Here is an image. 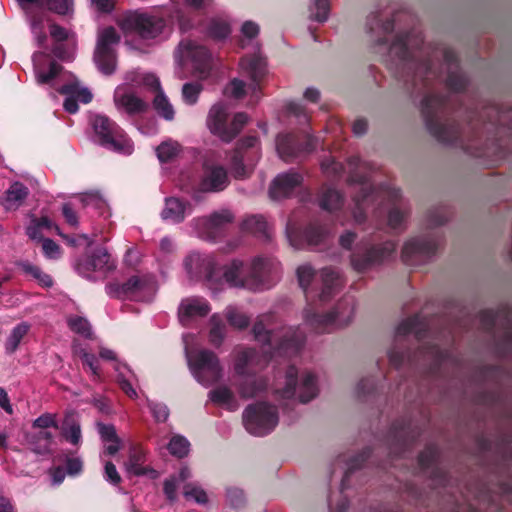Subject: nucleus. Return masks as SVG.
<instances>
[{
  "instance_id": "nucleus-46",
  "label": "nucleus",
  "mask_w": 512,
  "mask_h": 512,
  "mask_svg": "<svg viewBox=\"0 0 512 512\" xmlns=\"http://www.w3.org/2000/svg\"><path fill=\"white\" fill-rule=\"evenodd\" d=\"M224 314L228 323L236 329H246L250 324V317L236 306L226 307Z\"/></svg>"
},
{
  "instance_id": "nucleus-63",
  "label": "nucleus",
  "mask_w": 512,
  "mask_h": 512,
  "mask_svg": "<svg viewBox=\"0 0 512 512\" xmlns=\"http://www.w3.org/2000/svg\"><path fill=\"white\" fill-rule=\"evenodd\" d=\"M287 113L289 116L295 117L300 124L309 122V115L305 107L296 102H291L287 105Z\"/></svg>"
},
{
  "instance_id": "nucleus-5",
  "label": "nucleus",
  "mask_w": 512,
  "mask_h": 512,
  "mask_svg": "<svg viewBox=\"0 0 512 512\" xmlns=\"http://www.w3.org/2000/svg\"><path fill=\"white\" fill-rule=\"evenodd\" d=\"M268 361L256 349L237 346L232 352L233 385L241 399L254 398L268 387V381L263 376L256 375L254 370L262 367Z\"/></svg>"
},
{
  "instance_id": "nucleus-14",
  "label": "nucleus",
  "mask_w": 512,
  "mask_h": 512,
  "mask_svg": "<svg viewBox=\"0 0 512 512\" xmlns=\"http://www.w3.org/2000/svg\"><path fill=\"white\" fill-rule=\"evenodd\" d=\"M183 266L191 281L204 282L214 292L223 290V281L213 255L191 252L185 257Z\"/></svg>"
},
{
  "instance_id": "nucleus-25",
  "label": "nucleus",
  "mask_w": 512,
  "mask_h": 512,
  "mask_svg": "<svg viewBox=\"0 0 512 512\" xmlns=\"http://www.w3.org/2000/svg\"><path fill=\"white\" fill-rule=\"evenodd\" d=\"M120 41L116 28L109 26L98 35V69L105 75L116 69L115 46Z\"/></svg>"
},
{
  "instance_id": "nucleus-16",
  "label": "nucleus",
  "mask_w": 512,
  "mask_h": 512,
  "mask_svg": "<svg viewBox=\"0 0 512 512\" xmlns=\"http://www.w3.org/2000/svg\"><path fill=\"white\" fill-rule=\"evenodd\" d=\"M242 420L248 433L254 436H265L278 425L279 413L276 406L266 401H258L244 409Z\"/></svg>"
},
{
  "instance_id": "nucleus-56",
  "label": "nucleus",
  "mask_w": 512,
  "mask_h": 512,
  "mask_svg": "<svg viewBox=\"0 0 512 512\" xmlns=\"http://www.w3.org/2000/svg\"><path fill=\"white\" fill-rule=\"evenodd\" d=\"M203 89L201 83L189 82L182 87V99L187 105H194Z\"/></svg>"
},
{
  "instance_id": "nucleus-34",
  "label": "nucleus",
  "mask_w": 512,
  "mask_h": 512,
  "mask_svg": "<svg viewBox=\"0 0 512 512\" xmlns=\"http://www.w3.org/2000/svg\"><path fill=\"white\" fill-rule=\"evenodd\" d=\"M98 436L103 456L115 457L124 448V439L113 424L98 422Z\"/></svg>"
},
{
  "instance_id": "nucleus-9",
  "label": "nucleus",
  "mask_w": 512,
  "mask_h": 512,
  "mask_svg": "<svg viewBox=\"0 0 512 512\" xmlns=\"http://www.w3.org/2000/svg\"><path fill=\"white\" fill-rule=\"evenodd\" d=\"M297 277L300 287L307 298L317 292L320 301H328L343 287L341 274L331 268H324L318 274L310 264H303L297 268Z\"/></svg>"
},
{
  "instance_id": "nucleus-57",
  "label": "nucleus",
  "mask_w": 512,
  "mask_h": 512,
  "mask_svg": "<svg viewBox=\"0 0 512 512\" xmlns=\"http://www.w3.org/2000/svg\"><path fill=\"white\" fill-rule=\"evenodd\" d=\"M73 0H45V7L58 15L68 16L73 12Z\"/></svg>"
},
{
  "instance_id": "nucleus-48",
  "label": "nucleus",
  "mask_w": 512,
  "mask_h": 512,
  "mask_svg": "<svg viewBox=\"0 0 512 512\" xmlns=\"http://www.w3.org/2000/svg\"><path fill=\"white\" fill-rule=\"evenodd\" d=\"M62 430L63 436L70 443L77 445L80 442V426L73 415H68L65 417Z\"/></svg>"
},
{
  "instance_id": "nucleus-51",
  "label": "nucleus",
  "mask_w": 512,
  "mask_h": 512,
  "mask_svg": "<svg viewBox=\"0 0 512 512\" xmlns=\"http://www.w3.org/2000/svg\"><path fill=\"white\" fill-rule=\"evenodd\" d=\"M23 271L31 276L34 280L38 282L42 287H51L53 284V280L50 275L43 272L38 266H35L31 263H23L21 265Z\"/></svg>"
},
{
  "instance_id": "nucleus-27",
  "label": "nucleus",
  "mask_w": 512,
  "mask_h": 512,
  "mask_svg": "<svg viewBox=\"0 0 512 512\" xmlns=\"http://www.w3.org/2000/svg\"><path fill=\"white\" fill-rule=\"evenodd\" d=\"M279 262L272 258L255 257L249 262L250 291H261L271 286V280L279 271Z\"/></svg>"
},
{
  "instance_id": "nucleus-20",
  "label": "nucleus",
  "mask_w": 512,
  "mask_h": 512,
  "mask_svg": "<svg viewBox=\"0 0 512 512\" xmlns=\"http://www.w3.org/2000/svg\"><path fill=\"white\" fill-rule=\"evenodd\" d=\"M261 157L259 141L254 136L242 139L230 160V171L236 179H244L250 175Z\"/></svg>"
},
{
  "instance_id": "nucleus-7",
  "label": "nucleus",
  "mask_w": 512,
  "mask_h": 512,
  "mask_svg": "<svg viewBox=\"0 0 512 512\" xmlns=\"http://www.w3.org/2000/svg\"><path fill=\"white\" fill-rule=\"evenodd\" d=\"M239 71L243 77L250 80L247 85L243 80L233 79L224 89L227 97L241 99L249 96V105H255L260 100L261 83L268 74L267 62L260 52L245 55L239 62Z\"/></svg>"
},
{
  "instance_id": "nucleus-2",
  "label": "nucleus",
  "mask_w": 512,
  "mask_h": 512,
  "mask_svg": "<svg viewBox=\"0 0 512 512\" xmlns=\"http://www.w3.org/2000/svg\"><path fill=\"white\" fill-rule=\"evenodd\" d=\"M348 169L349 182L358 186L351 209L354 222L357 224L363 223L367 213L377 203V209H382V206L389 207L388 225L392 229L401 228L408 210L401 201L399 190L390 184H385L375 191L370 179L365 174L372 167L368 162L361 161L358 157L349 159Z\"/></svg>"
},
{
  "instance_id": "nucleus-42",
  "label": "nucleus",
  "mask_w": 512,
  "mask_h": 512,
  "mask_svg": "<svg viewBox=\"0 0 512 512\" xmlns=\"http://www.w3.org/2000/svg\"><path fill=\"white\" fill-rule=\"evenodd\" d=\"M242 230L260 238H271L270 225L262 215H252L244 219Z\"/></svg>"
},
{
  "instance_id": "nucleus-1",
  "label": "nucleus",
  "mask_w": 512,
  "mask_h": 512,
  "mask_svg": "<svg viewBox=\"0 0 512 512\" xmlns=\"http://www.w3.org/2000/svg\"><path fill=\"white\" fill-rule=\"evenodd\" d=\"M422 44L421 33L413 30L407 35L398 34L385 49H388L391 63L401 66L407 77L406 81L414 89L427 91L421 103V111L431 134L441 142L457 145L474 156H481L473 151L459 125L447 118L446 100L429 90L432 82L438 78H442L453 91L465 88L467 80L459 69L455 53L445 48L431 53ZM379 45H386L385 38H379Z\"/></svg>"
},
{
  "instance_id": "nucleus-30",
  "label": "nucleus",
  "mask_w": 512,
  "mask_h": 512,
  "mask_svg": "<svg viewBox=\"0 0 512 512\" xmlns=\"http://www.w3.org/2000/svg\"><path fill=\"white\" fill-rule=\"evenodd\" d=\"M248 272L249 263L233 259L222 268V271L219 270V276L222 278L223 287L227 284L229 287L250 290L254 282H249Z\"/></svg>"
},
{
  "instance_id": "nucleus-18",
  "label": "nucleus",
  "mask_w": 512,
  "mask_h": 512,
  "mask_svg": "<svg viewBox=\"0 0 512 512\" xmlns=\"http://www.w3.org/2000/svg\"><path fill=\"white\" fill-rule=\"evenodd\" d=\"M234 213L227 208L215 210L207 216L193 218L189 222V227L197 237L209 241L217 242L226 232L227 227L233 223Z\"/></svg>"
},
{
  "instance_id": "nucleus-55",
  "label": "nucleus",
  "mask_w": 512,
  "mask_h": 512,
  "mask_svg": "<svg viewBox=\"0 0 512 512\" xmlns=\"http://www.w3.org/2000/svg\"><path fill=\"white\" fill-rule=\"evenodd\" d=\"M368 457V452L364 451L360 455L356 456L355 458L351 459L350 461L345 463V471L344 476L341 482V490L343 491L348 487V479L350 475L358 468L361 467L362 463L365 461V459Z\"/></svg>"
},
{
  "instance_id": "nucleus-62",
  "label": "nucleus",
  "mask_w": 512,
  "mask_h": 512,
  "mask_svg": "<svg viewBox=\"0 0 512 512\" xmlns=\"http://www.w3.org/2000/svg\"><path fill=\"white\" fill-rule=\"evenodd\" d=\"M421 354L424 358L431 359L435 364L443 363L448 356L447 352L440 349L437 345L423 347Z\"/></svg>"
},
{
  "instance_id": "nucleus-31",
  "label": "nucleus",
  "mask_w": 512,
  "mask_h": 512,
  "mask_svg": "<svg viewBox=\"0 0 512 512\" xmlns=\"http://www.w3.org/2000/svg\"><path fill=\"white\" fill-rule=\"evenodd\" d=\"M327 235L328 231L326 228L317 224L308 226L303 233L299 232L291 223H288L286 227L287 239L290 245L296 249L303 248L305 244L317 245L321 243Z\"/></svg>"
},
{
  "instance_id": "nucleus-33",
  "label": "nucleus",
  "mask_w": 512,
  "mask_h": 512,
  "mask_svg": "<svg viewBox=\"0 0 512 512\" xmlns=\"http://www.w3.org/2000/svg\"><path fill=\"white\" fill-rule=\"evenodd\" d=\"M124 469L128 476H147L150 479H156L159 476L155 469L147 465V453L138 445L130 447Z\"/></svg>"
},
{
  "instance_id": "nucleus-4",
  "label": "nucleus",
  "mask_w": 512,
  "mask_h": 512,
  "mask_svg": "<svg viewBox=\"0 0 512 512\" xmlns=\"http://www.w3.org/2000/svg\"><path fill=\"white\" fill-rule=\"evenodd\" d=\"M44 54L37 53L33 56L36 79L39 84H51L57 91L66 96L64 109L69 113L78 111L77 102L87 104L92 101L93 94L79 80L63 72L62 67L56 62H50L49 67L45 68L41 59Z\"/></svg>"
},
{
  "instance_id": "nucleus-21",
  "label": "nucleus",
  "mask_w": 512,
  "mask_h": 512,
  "mask_svg": "<svg viewBox=\"0 0 512 512\" xmlns=\"http://www.w3.org/2000/svg\"><path fill=\"white\" fill-rule=\"evenodd\" d=\"M126 81L132 86L143 85L147 87V90L154 91L156 95L153 99V107L157 114L168 121L174 119L175 110L173 105L161 90L159 79L154 74L135 70L126 74Z\"/></svg>"
},
{
  "instance_id": "nucleus-11",
  "label": "nucleus",
  "mask_w": 512,
  "mask_h": 512,
  "mask_svg": "<svg viewBox=\"0 0 512 512\" xmlns=\"http://www.w3.org/2000/svg\"><path fill=\"white\" fill-rule=\"evenodd\" d=\"M190 338V334L183 336L186 359L192 376L204 387L218 383L224 376V368L219 357L208 349H190Z\"/></svg>"
},
{
  "instance_id": "nucleus-29",
  "label": "nucleus",
  "mask_w": 512,
  "mask_h": 512,
  "mask_svg": "<svg viewBox=\"0 0 512 512\" xmlns=\"http://www.w3.org/2000/svg\"><path fill=\"white\" fill-rule=\"evenodd\" d=\"M211 311L209 301L200 296H190L181 300L178 307V318L183 326H192Z\"/></svg>"
},
{
  "instance_id": "nucleus-3",
  "label": "nucleus",
  "mask_w": 512,
  "mask_h": 512,
  "mask_svg": "<svg viewBox=\"0 0 512 512\" xmlns=\"http://www.w3.org/2000/svg\"><path fill=\"white\" fill-rule=\"evenodd\" d=\"M274 312H267L257 316L252 332L254 339L264 349L278 356L292 357L297 355L304 346L305 335L300 326H281Z\"/></svg>"
},
{
  "instance_id": "nucleus-53",
  "label": "nucleus",
  "mask_w": 512,
  "mask_h": 512,
  "mask_svg": "<svg viewBox=\"0 0 512 512\" xmlns=\"http://www.w3.org/2000/svg\"><path fill=\"white\" fill-rule=\"evenodd\" d=\"M309 11L313 20L325 22L328 19L330 11L329 0H312Z\"/></svg>"
},
{
  "instance_id": "nucleus-61",
  "label": "nucleus",
  "mask_w": 512,
  "mask_h": 512,
  "mask_svg": "<svg viewBox=\"0 0 512 512\" xmlns=\"http://www.w3.org/2000/svg\"><path fill=\"white\" fill-rule=\"evenodd\" d=\"M226 501L234 509L242 507L245 503L244 491L238 487H228L226 489Z\"/></svg>"
},
{
  "instance_id": "nucleus-38",
  "label": "nucleus",
  "mask_w": 512,
  "mask_h": 512,
  "mask_svg": "<svg viewBox=\"0 0 512 512\" xmlns=\"http://www.w3.org/2000/svg\"><path fill=\"white\" fill-rule=\"evenodd\" d=\"M127 87L131 88H144L147 87L141 86H132L128 84L125 80L123 85L118 86L114 92V101L118 108H122L128 113H137L142 112L147 108V103L134 95L131 91H128Z\"/></svg>"
},
{
  "instance_id": "nucleus-28",
  "label": "nucleus",
  "mask_w": 512,
  "mask_h": 512,
  "mask_svg": "<svg viewBox=\"0 0 512 512\" xmlns=\"http://www.w3.org/2000/svg\"><path fill=\"white\" fill-rule=\"evenodd\" d=\"M228 183L229 178L225 167L212 159H207L203 164V175L198 188L193 191L192 197L197 198V191L220 192L227 187Z\"/></svg>"
},
{
  "instance_id": "nucleus-41",
  "label": "nucleus",
  "mask_w": 512,
  "mask_h": 512,
  "mask_svg": "<svg viewBox=\"0 0 512 512\" xmlns=\"http://www.w3.org/2000/svg\"><path fill=\"white\" fill-rule=\"evenodd\" d=\"M208 341L215 348H219L224 342L227 334V327L218 313L213 314L208 322Z\"/></svg>"
},
{
  "instance_id": "nucleus-23",
  "label": "nucleus",
  "mask_w": 512,
  "mask_h": 512,
  "mask_svg": "<svg viewBox=\"0 0 512 512\" xmlns=\"http://www.w3.org/2000/svg\"><path fill=\"white\" fill-rule=\"evenodd\" d=\"M396 250V244L387 241L378 246L365 247L354 252L351 256V265L359 273L366 272L389 259Z\"/></svg>"
},
{
  "instance_id": "nucleus-15",
  "label": "nucleus",
  "mask_w": 512,
  "mask_h": 512,
  "mask_svg": "<svg viewBox=\"0 0 512 512\" xmlns=\"http://www.w3.org/2000/svg\"><path fill=\"white\" fill-rule=\"evenodd\" d=\"M105 290L111 298L149 302L155 297L158 284L155 276L151 274L136 275L123 284L111 282L106 285Z\"/></svg>"
},
{
  "instance_id": "nucleus-12",
  "label": "nucleus",
  "mask_w": 512,
  "mask_h": 512,
  "mask_svg": "<svg viewBox=\"0 0 512 512\" xmlns=\"http://www.w3.org/2000/svg\"><path fill=\"white\" fill-rule=\"evenodd\" d=\"M274 394L279 400L295 402L298 399L302 403L309 402L318 393L316 376L311 372H304L298 382V371L294 366H289L285 375L279 378L274 386Z\"/></svg>"
},
{
  "instance_id": "nucleus-10",
  "label": "nucleus",
  "mask_w": 512,
  "mask_h": 512,
  "mask_svg": "<svg viewBox=\"0 0 512 512\" xmlns=\"http://www.w3.org/2000/svg\"><path fill=\"white\" fill-rule=\"evenodd\" d=\"M355 307L356 301L352 296L343 297L326 314H320L313 305L308 304L303 311L304 323L316 333L329 332L348 325L354 317Z\"/></svg>"
},
{
  "instance_id": "nucleus-37",
  "label": "nucleus",
  "mask_w": 512,
  "mask_h": 512,
  "mask_svg": "<svg viewBox=\"0 0 512 512\" xmlns=\"http://www.w3.org/2000/svg\"><path fill=\"white\" fill-rule=\"evenodd\" d=\"M233 381L231 384H219L208 393V399L216 406H219L227 411L234 412L239 409L240 395L233 390Z\"/></svg>"
},
{
  "instance_id": "nucleus-58",
  "label": "nucleus",
  "mask_w": 512,
  "mask_h": 512,
  "mask_svg": "<svg viewBox=\"0 0 512 512\" xmlns=\"http://www.w3.org/2000/svg\"><path fill=\"white\" fill-rule=\"evenodd\" d=\"M190 444L186 438L180 435L173 436L169 442L168 449L174 456L182 458L189 452Z\"/></svg>"
},
{
  "instance_id": "nucleus-35",
  "label": "nucleus",
  "mask_w": 512,
  "mask_h": 512,
  "mask_svg": "<svg viewBox=\"0 0 512 512\" xmlns=\"http://www.w3.org/2000/svg\"><path fill=\"white\" fill-rule=\"evenodd\" d=\"M34 427L40 430L33 436V450L38 454L49 452L53 441L52 435L47 429L57 428L55 417L52 414H43L34 421Z\"/></svg>"
},
{
  "instance_id": "nucleus-40",
  "label": "nucleus",
  "mask_w": 512,
  "mask_h": 512,
  "mask_svg": "<svg viewBox=\"0 0 512 512\" xmlns=\"http://www.w3.org/2000/svg\"><path fill=\"white\" fill-rule=\"evenodd\" d=\"M192 476L191 470L187 466L180 468L179 472L170 476L164 482V494L169 501H175L178 497V490L180 486L187 484Z\"/></svg>"
},
{
  "instance_id": "nucleus-6",
  "label": "nucleus",
  "mask_w": 512,
  "mask_h": 512,
  "mask_svg": "<svg viewBox=\"0 0 512 512\" xmlns=\"http://www.w3.org/2000/svg\"><path fill=\"white\" fill-rule=\"evenodd\" d=\"M51 229H55L56 233L62 237L68 245L85 250V255L79 258L76 263V271L84 278L93 279L96 270V244L94 239L85 234H77L74 236L63 234L60 228L45 216L41 218L32 217L26 228V233L32 240L43 241V231Z\"/></svg>"
},
{
  "instance_id": "nucleus-64",
  "label": "nucleus",
  "mask_w": 512,
  "mask_h": 512,
  "mask_svg": "<svg viewBox=\"0 0 512 512\" xmlns=\"http://www.w3.org/2000/svg\"><path fill=\"white\" fill-rule=\"evenodd\" d=\"M322 171L327 176H340L344 171V167L341 163L336 162L333 157H328L321 162Z\"/></svg>"
},
{
  "instance_id": "nucleus-49",
  "label": "nucleus",
  "mask_w": 512,
  "mask_h": 512,
  "mask_svg": "<svg viewBox=\"0 0 512 512\" xmlns=\"http://www.w3.org/2000/svg\"><path fill=\"white\" fill-rule=\"evenodd\" d=\"M259 32L260 27L256 22L251 20L243 22L240 28L241 37L239 40L241 47L245 48L249 44L254 45V42L259 35Z\"/></svg>"
},
{
  "instance_id": "nucleus-50",
  "label": "nucleus",
  "mask_w": 512,
  "mask_h": 512,
  "mask_svg": "<svg viewBox=\"0 0 512 512\" xmlns=\"http://www.w3.org/2000/svg\"><path fill=\"white\" fill-rule=\"evenodd\" d=\"M342 201V196L338 191L326 188L320 197V206L327 211H334L342 205Z\"/></svg>"
},
{
  "instance_id": "nucleus-24",
  "label": "nucleus",
  "mask_w": 512,
  "mask_h": 512,
  "mask_svg": "<svg viewBox=\"0 0 512 512\" xmlns=\"http://www.w3.org/2000/svg\"><path fill=\"white\" fill-rule=\"evenodd\" d=\"M99 358L106 363L107 367L112 368L116 372L117 382L123 392L130 398H136V376L125 363L120 361L116 352L105 347H98Z\"/></svg>"
},
{
  "instance_id": "nucleus-36",
  "label": "nucleus",
  "mask_w": 512,
  "mask_h": 512,
  "mask_svg": "<svg viewBox=\"0 0 512 512\" xmlns=\"http://www.w3.org/2000/svg\"><path fill=\"white\" fill-rule=\"evenodd\" d=\"M19 6L27 16L32 33L37 39L39 45H43L46 41V34L44 32V16L40 12H35L33 7H45V0H17Z\"/></svg>"
},
{
  "instance_id": "nucleus-43",
  "label": "nucleus",
  "mask_w": 512,
  "mask_h": 512,
  "mask_svg": "<svg viewBox=\"0 0 512 512\" xmlns=\"http://www.w3.org/2000/svg\"><path fill=\"white\" fill-rule=\"evenodd\" d=\"M427 329V324L419 316H413L403 320L396 328V341L400 338L414 334L417 338L422 337V333Z\"/></svg>"
},
{
  "instance_id": "nucleus-39",
  "label": "nucleus",
  "mask_w": 512,
  "mask_h": 512,
  "mask_svg": "<svg viewBox=\"0 0 512 512\" xmlns=\"http://www.w3.org/2000/svg\"><path fill=\"white\" fill-rule=\"evenodd\" d=\"M192 213V205L189 201L177 197H167L161 211V218L173 224L181 223Z\"/></svg>"
},
{
  "instance_id": "nucleus-22",
  "label": "nucleus",
  "mask_w": 512,
  "mask_h": 512,
  "mask_svg": "<svg viewBox=\"0 0 512 512\" xmlns=\"http://www.w3.org/2000/svg\"><path fill=\"white\" fill-rule=\"evenodd\" d=\"M98 144L124 155H130L134 149L131 140L114 121L99 115Z\"/></svg>"
},
{
  "instance_id": "nucleus-32",
  "label": "nucleus",
  "mask_w": 512,
  "mask_h": 512,
  "mask_svg": "<svg viewBox=\"0 0 512 512\" xmlns=\"http://www.w3.org/2000/svg\"><path fill=\"white\" fill-rule=\"evenodd\" d=\"M303 176L290 170L275 177L269 188V195L273 200L290 197L302 185Z\"/></svg>"
},
{
  "instance_id": "nucleus-60",
  "label": "nucleus",
  "mask_w": 512,
  "mask_h": 512,
  "mask_svg": "<svg viewBox=\"0 0 512 512\" xmlns=\"http://www.w3.org/2000/svg\"><path fill=\"white\" fill-rule=\"evenodd\" d=\"M367 26L371 32L379 30L383 36L388 35L393 30L391 21L383 22L378 13H373L368 17Z\"/></svg>"
},
{
  "instance_id": "nucleus-17",
  "label": "nucleus",
  "mask_w": 512,
  "mask_h": 512,
  "mask_svg": "<svg viewBox=\"0 0 512 512\" xmlns=\"http://www.w3.org/2000/svg\"><path fill=\"white\" fill-rule=\"evenodd\" d=\"M230 108L224 103H216L209 111L207 126L211 133L223 141H231L248 122L245 113H237L232 119L229 118Z\"/></svg>"
},
{
  "instance_id": "nucleus-8",
  "label": "nucleus",
  "mask_w": 512,
  "mask_h": 512,
  "mask_svg": "<svg viewBox=\"0 0 512 512\" xmlns=\"http://www.w3.org/2000/svg\"><path fill=\"white\" fill-rule=\"evenodd\" d=\"M447 219V213L443 208L430 210L425 221L427 232L405 242L401 254L403 261L409 265H419L429 260L441 243L440 234L431 230L443 225Z\"/></svg>"
},
{
  "instance_id": "nucleus-44",
  "label": "nucleus",
  "mask_w": 512,
  "mask_h": 512,
  "mask_svg": "<svg viewBox=\"0 0 512 512\" xmlns=\"http://www.w3.org/2000/svg\"><path fill=\"white\" fill-rule=\"evenodd\" d=\"M204 31L214 40H224L231 34V26L226 17H213L207 23Z\"/></svg>"
},
{
  "instance_id": "nucleus-13",
  "label": "nucleus",
  "mask_w": 512,
  "mask_h": 512,
  "mask_svg": "<svg viewBox=\"0 0 512 512\" xmlns=\"http://www.w3.org/2000/svg\"><path fill=\"white\" fill-rule=\"evenodd\" d=\"M177 65L188 66L198 78L207 79L213 69L214 59L210 51L196 41L182 40L174 53Z\"/></svg>"
},
{
  "instance_id": "nucleus-19",
  "label": "nucleus",
  "mask_w": 512,
  "mask_h": 512,
  "mask_svg": "<svg viewBox=\"0 0 512 512\" xmlns=\"http://www.w3.org/2000/svg\"><path fill=\"white\" fill-rule=\"evenodd\" d=\"M120 25L124 30L136 32L142 39H156L167 30L166 21L158 12H129Z\"/></svg>"
},
{
  "instance_id": "nucleus-47",
  "label": "nucleus",
  "mask_w": 512,
  "mask_h": 512,
  "mask_svg": "<svg viewBox=\"0 0 512 512\" xmlns=\"http://www.w3.org/2000/svg\"><path fill=\"white\" fill-rule=\"evenodd\" d=\"M29 329L30 325L25 322H22L14 327L5 343V348L8 353H13L16 351L21 340L28 333Z\"/></svg>"
},
{
  "instance_id": "nucleus-26",
  "label": "nucleus",
  "mask_w": 512,
  "mask_h": 512,
  "mask_svg": "<svg viewBox=\"0 0 512 512\" xmlns=\"http://www.w3.org/2000/svg\"><path fill=\"white\" fill-rule=\"evenodd\" d=\"M305 144L299 143V136L294 133L279 134L276 138V150L281 159L291 161L302 154L313 151L316 138L310 132L304 131Z\"/></svg>"
},
{
  "instance_id": "nucleus-45",
  "label": "nucleus",
  "mask_w": 512,
  "mask_h": 512,
  "mask_svg": "<svg viewBox=\"0 0 512 512\" xmlns=\"http://www.w3.org/2000/svg\"><path fill=\"white\" fill-rule=\"evenodd\" d=\"M27 195V188L23 184L16 182L6 192L2 205L6 210H16L21 206Z\"/></svg>"
},
{
  "instance_id": "nucleus-54",
  "label": "nucleus",
  "mask_w": 512,
  "mask_h": 512,
  "mask_svg": "<svg viewBox=\"0 0 512 512\" xmlns=\"http://www.w3.org/2000/svg\"><path fill=\"white\" fill-rule=\"evenodd\" d=\"M180 151V145L172 140L165 141L160 144L157 149V156L161 162L173 159Z\"/></svg>"
},
{
  "instance_id": "nucleus-59",
  "label": "nucleus",
  "mask_w": 512,
  "mask_h": 512,
  "mask_svg": "<svg viewBox=\"0 0 512 512\" xmlns=\"http://www.w3.org/2000/svg\"><path fill=\"white\" fill-rule=\"evenodd\" d=\"M67 322L73 332L85 338L91 336V326L85 318L77 315L70 316Z\"/></svg>"
},
{
  "instance_id": "nucleus-52",
  "label": "nucleus",
  "mask_w": 512,
  "mask_h": 512,
  "mask_svg": "<svg viewBox=\"0 0 512 512\" xmlns=\"http://www.w3.org/2000/svg\"><path fill=\"white\" fill-rule=\"evenodd\" d=\"M183 494L187 500H192L204 505L208 502V495L205 490L196 483H187L183 486Z\"/></svg>"
}]
</instances>
